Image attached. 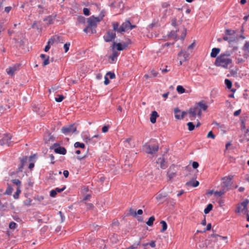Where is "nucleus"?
<instances>
[{
    "instance_id": "nucleus-1",
    "label": "nucleus",
    "mask_w": 249,
    "mask_h": 249,
    "mask_svg": "<svg viewBox=\"0 0 249 249\" xmlns=\"http://www.w3.org/2000/svg\"><path fill=\"white\" fill-rule=\"evenodd\" d=\"M230 56L231 53L228 52L220 54L216 58L214 65L217 67L228 69L229 65L231 64L232 62V59Z\"/></svg>"
},
{
    "instance_id": "nucleus-21",
    "label": "nucleus",
    "mask_w": 249,
    "mask_h": 249,
    "mask_svg": "<svg viewBox=\"0 0 249 249\" xmlns=\"http://www.w3.org/2000/svg\"><path fill=\"white\" fill-rule=\"evenodd\" d=\"M197 105H198V107L201 109V110H203L205 111L208 108V106L205 103L204 101H201L199 102Z\"/></svg>"
},
{
    "instance_id": "nucleus-46",
    "label": "nucleus",
    "mask_w": 249,
    "mask_h": 249,
    "mask_svg": "<svg viewBox=\"0 0 249 249\" xmlns=\"http://www.w3.org/2000/svg\"><path fill=\"white\" fill-rule=\"evenodd\" d=\"M89 31H91V34L93 33L92 28L89 27V25L84 29V32L86 33H88Z\"/></svg>"
},
{
    "instance_id": "nucleus-22",
    "label": "nucleus",
    "mask_w": 249,
    "mask_h": 249,
    "mask_svg": "<svg viewBox=\"0 0 249 249\" xmlns=\"http://www.w3.org/2000/svg\"><path fill=\"white\" fill-rule=\"evenodd\" d=\"M220 49L219 48H214L212 49L211 56L213 58L216 57L217 54L220 53Z\"/></svg>"
},
{
    "instance_id": "nucleus-18",
    "label": "nucleus",
    "mask_w": 249,
    "mask_h": 249,
    "mask_svg": "<svg viewBox=\"0 0 249 249\" xmlns=\"http://www.w3.org/2000/svg\"><path fill=\"white\" fill-rule=\"evenodd\" d=\"M179 57H183L182 60L184 62L188 59L189 53L185 51H181L178 54Z\"/></svg>"
},
{
    "instance_id": "nucleus-35",
    "label": "nucleus",
    "mask_w": 249,
    "mask_h": 249,
    "mask_svg": "<svg viewBox=\"0 0 249 249\" xmlns=\"http://www.w3.org/2000/svg\"><path fill=\"white\" fill-rule=\"evenodd\" d=\"M118 55V53L115 51L113 52L112 55L109 56V58L111 59L112 61H114L117 59Z\"/></svg>"
},
{
    "instance_id": "nucleus-3",
    "label": "nucleus",
    "mask_w": 249,
    "mask_h": 249,
    "mask_svg": "<svg viewBox=\"0 0 249 249\" xmlns=\"http://www.w3.org/2000/svg\"><path fill=\"white\" fill-rule=\"evenodd\" d=\"M234 178V175H229L228 176L224 177L221 178V187L222 188L224 189L226 191H228L232 189L231 187L232 184V179Z\"/></svg>"
},
{
    "instance_id": "nucleus-54",
    "label": "nucleus",
    "mask_w": 249,
    "mask_h": 249,
    "mask_svg": "<svg viewBox=\"0 0 249 249\" xmlns=\"http://www.w3.org/2000/svg\"><path fill=\"white\" fill-rule=\"evenodd\" d=\"M56 194H57L56 192L54 189L52 190L50 192V196L51 197H55L56 196Z\"/></svg>"
},
{
    "instance_id": "nucleus-28",
    "label": "nucleus",
    "mask_w": 249,
    "mask_h": 249,
    "mask_svg": "<svg viewBox=\"0 0 249 249\" xmlns=\"http://www.w3.org/2000/svg\"><path fill=\"white\" fill-rule=\"evenodd\" d=\"M155 217L154 216H152L150 217L148 220V221L146 222V224L149 226H151L153 224V222L155 221Z\"/></svg>"
},
{
    "instance_id": "nucleus-47",
    "label": "nucleus",
    "mask_w": 249,
    "mask_h": 249,
    "mask_svg": "<svg viewBox=\"0 0 249 249\" xmlns=\"http://www.w3.org/2000/svg\"><path fill=\"white\" fill-rule=\"evenodd\" d=\"M109 128V126L108 125H104L102 129V132L103 133H107L108 131Z\"/></svg>"
},
{
    "instance_id": "nucleus-52",
    "label": "nucleus",
    "mask_w": 249,
    "mask_h": 249,
    "mask_svg": "<svg viewBox=\"0 0 249 249\" xmlns=\"http://www.w3.org/2000/svg\"><path fill=\"white\" fill-rule=\"evenodd\" d=\"M79 23H84L85 22V18L84 17L80 16L78 18Z\"/></svg>"
},
{
    "instance_id": "nucleus-27",
    "label": "nucleus",
    "mask_w": 249,
    "mask_h": 249,
    "mask_svg": "<svg viewBox=\"0 0 249 249\" xmlns=\"http://www.w3.org/2000/svg\"><path fill=\"white\" fill-rule=\"evenodd\" d=\"M236 33V31L232 30H230V29H226L225 30V34L227 36H233L234 34H235Z\"/></svg>"
},
{
    "instance_id": "nucleus-29",
    "label": "nucleus",
    "mask_w": 249,
    "mask_h": 249,
    "mask_svg": "<svg viewBox=\"0 0 249 249\" xmlns=\"http://www.w3.org/2000/svg\"><path fill=\"white\" fill-rule=\"evenodd\" d=\"M21 193L20 187H17V191L13 195V197L15 199H18L19 197L20 193Z\"/></svg>"
},
{
    "instance_id": "nucleus-2",
    "label": "nucleus",
    "mask_w": 249,
    "mask_h": 249,
    "mask_svg": "<svg viewBox=\"0 0 249 249\" xmlns=\"http://www.w3.org/2000/svg\"><path fill=\"white\" fill-rule=\"evenodd\" d=\"M136 25H132L129 20H126L121 26H119V23L117 22L112 23L113 30L118 33H122L123 32H126L129 30L136 28Z\"/></svg>"
},
{
    "instance_id": "nucleus-24",
    "label": "nucleus",
    "mask_w": 249,
    "mask_h": 249,
    "mask_svg": "<svg viewBox=\"0 0 249 249\" xmlns=\"http://www.w3.org/2000/svg\"><path fill=\"white\" fill-rule=\"evenodd\" d=\"M56 15L53 16H49L44 18L43 20L44 21H47L48 22V24H51L53 23V21L54 20V19L56 18Z\"/></svg>"
},
{
    "instance_id": "nucleus-58",
    "label": "nucleus",
    "mask_w": 249,
    "mask_h": 249,
    "mask_svg": "<svg viewBox=\"0 0 249 249\" xmlns=\"http://www.w3.org/2000/svg\"><path fill=\"white\" fill-rule=\"evenodd\" d=\"M129 213L131 215H133L134 216H136L137 213L135 211H134L132 208L129 209Z\"/></svg>"
},
{
    "instance_id": "nucleus-63",
    "label": "nucleus",
    "mask_w": 249,
    "mask_h": 249,
    "mask_svg": "<svg viewBox=\"0 0 249 249\" xmlns=\"http://www.w3.org/2000/svg\"><path fill=\"white\" fill-rule=\"evenodd\" d=\"M63 175L65 178H68L69 175V172L68 170H64L63 171Z\"/></svg>"
},
{
    "instance_id": "nucleus-7",
    "label": "nucleus",
    "mask_w": 249,
    "mask_h": 249,
    "mask_svg": "<svg viewBox=\"0 0 249 249\" xmlns=\"http://www.w3.org/2000/svg\"><path fill=\"white\" fill-rule=\"evenodd\" d=\"M249 203V200L246 199L243 202L241 203L237 207V210H235L236 213H247V205Z\"/></svg>"
},
{
    "instance_id": "nucleus-51",
    "label": "nucleus",
    "mask_w": 249,
    "mask_h": 249,
    "mask_svg": "<svg viewBox=\"0 0 249 249\" xmlns=\"http://www.w3.org/2000/svg\"><path fill=\"white\" fill-rule=\"evenodd\" d=\"M207 137L208 138H211L213 139H214L215 138V136L214 134H213L212 131H210L208 134H207Z\"/></svg>"
},
{
    "instance_id": "nucleus-43",
    "label": "nucleus",
    "mask_w": 249,
    "mask_h": 249,
    "mask_svg": "<svg viewBox=\"0 0 249 249\" xmlns=\"http://www.w3.org/2000/svg\"><path fill=\"white\" fill-rule=\"evenodd\" d=\"M58 98H55V101L57 102H62V100L64 98V96L62 95H58Z\"/></svg>"
},
{
    "instance_id": "nucleus-57",
    "label": "nucleus",
    "mask_w": 249,
    "mask_h": 249,
    "mask_svg": "<svg viewBox=\"0 0 249 249\" xmlns=\"http://www.w3.org/2000/svg\"><path fill=\"white\" fill-rule=\"evenodd\" d=\"M100 137V135L98 134V135H95L94 136H93V137H91V138H89V142H92L93 141V139L94 138H99Z\"/></svg>"
},
{
    "instance_id": "nucleus-12",
    "label": "nucleus",
    "mask_w": 249,
    "mask_h": 249,
    "mask_svg": "<svg viewBox=\"0 0 249 249\" xmlns=\"http://www.w3.org/2000/svg\"><path fill=\"white\" fill-rule=\"evenodd\" d=\"M116 37V34L111 30L107 32V35L104 36L106 42H110Z\"/></svg>"
},
{
    "instance_id": "nucleus-38",
    "label": "nucleus",
    "mask_w": 249,
    "mask_h": 249,
    "mask_svg": "<svg viewBox=\"0 0 249 249\" xmlns=\"http://www.w3.org/2000/svg\"><path fill=\"white\" fill-rule=\"evenodd\" d=\"M188 126V129L189 131H193L194 130L195 126L192 122H189L187 124Z\"/></svg>"
},
{
    "instance_id": "nucleus-53",
    "label": "nucleus",
    "mask_w": 249,
    "mask_h": 249,
    "mask_svg": "<svg viewBox=\"0 0 249 249\" xmlns=\"http://www.w3.org/2000/svg\"><path fill=\"white\" fill-rule=\"evenodd\" d=\"M65 189H66V187L64 186L62 188H56L54 190H55V191H56V192L57 193V192L58 193H60V192L63 191Z\"/></svg>"
},
{
    "instance_id": "nucleus-32",
    "label": "nucleus",
    "mask_w": 249,
    "mask_h": 249,
    "mask_svg": "<svg viewBox=\"0 0 249 249\" xmlns=\"http://www.w3.org/2000/svg\"><path fill=\"white\" fill-rule=\"evenodd\" d=\"M166 196L167 195L165 194H159L156 196V199L158 201L161 200Z\"/></svg>"
},
{
    "instance_id": "nucleus-14",
    "label": "nucleus",
    "mask_w": 249,
    "mask_h": 249,
    "mask_svg": "<svg viewBox=\"0 0 249 249\" xmlns=\"http://www.w3.org/2000/svg\"><path fill=\"white\" fill-rule=\"evenodd\" d=\"M20 66V64H17L12 67H9L6 70L7 73L8 75L13 76L15 73V72L19 69Z\"/></svg>"
},
{
    "instance_id": "nucleus-30",
    "label": "nucleus",
    "mask_w": 249,
    "mask_h": 249,
    "mask_svg": "<svg viewBox=\"0 0 249 249\" xmlns=\"http://www.w3.org/2000/svg\"><path fill=\"white\" fill-rule=\"evenodd\" d=\"M160 223L162 225V229L161 230V232H163L167 230V225L166 222L163 220H161Z\"/></svg>"
},
{
    "instance_id": "nucleus-16",
    "label": "nucleus",
    "mask_w": 249,
    "mask_h": 249,
    "mask_svg": "<svg viewBox=\"0 0 249 249\" xmlns=\"http://www.w3.org/2000/svg\"><path fill=\"white\" fill-rule=\"evenodd\" d=\"M243 51L245 52L244 56L246 58H248L249 54V41H246L242 48Z\"/></svg>"
},
{
    "instance_id": "nucleus-5",
    "label": "nucleus",
    "mask_w": 249,
    "mask_h": 249,
    "mask_svg": "<svg viewBox=\"0 0 249 249\" xmlns=\"http://www.w3.org/2000/svg\"><path fill=\"white\" fill-rule=\"evenodd\" d=\"M177 175V167L175 165L173 164L171 165L167 172V176L169 179V180H172L174 178H175Z\"/></svg>"
},
{
    "instance_id": "nucleus-19",
    "label": "nucleus",
    "mask_w": 249,
    "mask_h": 249,
    "mask_svg": "<svg viewBox=\"0 0 249 249\" xmlns=\"http://www.w3.org/2000/svg\"><path fill=\"white\" fill-rule=\"evenodd\" d=\"M159 116L157 111H152L151 114L150 118V122L152 124H155L156 122V118L157 117H158Z\"/></svg>"
},
{
    "instance_id": "nucleus-17",
    "label": "nucleus",
    "mask_w": 249,
    "mask_h": 249,
    "mask_svg": "<svg viewBox=\"0 0 249 249\" xmlns=\"http://www.w3.org/2000/svg\"><path fill=\"white\" fill-rule=\"evenodd\" d=\"M11 136L9 134H6V135H5L2 139V144H8V145H9V144L11 143Z\"/></svg>"
},
{
    "instance_id": "nucleus-10",
    "label": "nucleus",
    "mask_w": 249,
    "mask_h": 249,
    "mask_svg": "<svg viewBox=\"0 0 249 249\" xmlns=\"http://www.w3.org/2000/svg\"><path fill=\"white\" fill-rule=\"evenodd\" d=\"M131 43V40L129 39H127V41L126 42H123L122 43H115V42H113V48L114 47V46H117V50L119 51H123L124 50L128 45Z\"/></svg>"
},
{
    "instance_id": "nucleus-36",
    "label": "nucleus",
    "mask_w": 249,
    "mask_h": 249,
    "mask_svg": "<svg viewBox=\"0 0 249 249\" xmlns=\"http://www.w3.org/2000/svg\"><path fill=\"white\" fill-rule=\"evenodd\" d=\"M225 83L227 87L228 88V89H231V88L232 87V82H231V80H230L228 79H226L225 80Z\"/></svg>"
},
{
    "instance_id": "nucleus-44",
    "label": "nucleus",
    "mask_w": 249,
    "mask_h": 249,
    "mask_svg": "<svg viewBox=\"0 0 249 249\" xmlns=\"http://www.w3.org/2000/svg\"><path fill=\"white\" fill-rule=\"evenodd\" d=\"M141 239H142L140 238L139 239V242H138V243H137V244H134V245H133L131 246L130 247V248H131V249H137V247L140 245Z\"/></svg>"
},
{
    "instance_id": "nucleus-6",
    "label": "nucleus",
    "mask_w": 249,
    "mask_h": 249,
    "mask_svg": "<svg viewBox=\"0 0 249 249\" xmlns=\"http://www.w3.org/2000/svg\"><path fill=\"white\" fill-rule=\"evenodd\" d=\"M188 113L190 117H195L197 115L199 118L201 116V109L198 107L197 105L193 107L190 108L189 110Z\"/></svg>"
},
{
    "instance_id": "nucleus-50",
    "label": "nucleus",
    "mask_w": 249,
    "mask_h": 249,
    "mask_svg": "<svg viewBox=\"0 0 249 249\" xmlns=\"http://www.w3.org/2000/svg\"><path fill=\"white\" fill-rule=\"evenodd\" d=\"M84 14L86 16H89L90 14V11L89 9L87 8H84L83 9Z\"/></svg>"
},
{
    "instance_id": "nucleus-64",
    "label": "nucleus",
    "mask_w": 249,
    "mask_h": 249,
    "mask_svg": "<svg viewBox=\"0 0 249 249\" xmlns=\"http://www.w3.org/2000/svg\"><path fill=\"white\" fill-rule=\"evenodd\" d=\"M148 245H150L152 248H155L156 246L155 242L152 241L150 243H148Z\"/></svg>"
},
{
    "instance_id": "nucleus-62",
    "label": "nucleus",
    "mask_w": 249,
    "mask_h": 249,
    "mask_svg": "<svg viewBox=\"0 0 249 249\" xmlns=\"http://www.w3.org/2000/svg\"><path fill=\"white\" fill-rule=\"evenodd\" d=\"M170 6V4L168 3V2H163L162 4V8H167V7H168L169 6Z\"/></svg>"
},
{
    "instance_id": "nucleus-39",
    "label": "nucleus",
    "mask_w": 249,
    "mask_h": 249,
    "mask_svg": "<svg viewBox=\"0 0 249 249\" xmlns=\"http://www.w3.org/2000/svg\"><path fill=\"white\" fill-rule=\"evenodd\" d=\"M131 141V138H127L124 141V144L126 147H129L130 146V142Z\"/></svg>"
},
{
    "instance_id": "nucleus-25",
    "label": "nucleus",
    "mask_w": 249,
    "mask_h": 249,
    "mask_svg": "<svg viewBox=\"0 0 249 249\" xmlns=\"http://www.w3.org/2000/svg\"><path fill=\"white\" fill-rule=\"evenodd\" d=\"M211 237H213L215 238V240H222V239H227V236H220L218 234H211Z\"/></svg>"
},
{
    "instance_id": "nucleus-33",
    "label": "nucleus",
    "mask_w": 249,
    "mask_h": 249,
    "mask_svg": "<svg viewBox=\"0 0 249 249\" xmlns=\"http://www.w3.org/2000/svg\"><path fill=\"white\" fill-rule=\"evenodd\" d=\"M177 91L179 93H183L185 92V89L182 86H178L177 88Z\"/></svg>"
},
{
    "instance_id": "nucleus-49",
    "label": "nucleus",
    "mask_w": 249,
    "mask_h": 249,
    "mask_svg": "<svg viewBox=\"0 0 249 249\" xmlns=\"http://www.w3.org/2000/svg\"><path fill=\"white\" fill-rule=\"evenodd\" d=\"M49 64V56H48L43 61V65L44 66H46Z\"/></svg>"
},
{
    "instance_id": "nucleus-9",
    "label": "nucleus",
    "mask_w": 249,
    "mask_h": 249,
    "mask_svg": "<svg viewBox=\"0 0 249 249\" xmlns=\"http://www.w3.org/2000/svg\"><path fill=\"white\" fill-rule=\"evenodd\" d=\"M145 151L147 153L150 154H153L157 152L159 150V146L157 145H151L146 143L144 145Z\"/></svg>"
},
{
    "instance_id": "nucleus-55",
    "label": "nucleus",
    "mask_w": 249,
    "mask_h": 249,
    "mask_svg": "<svg viewBox=\"0 0 249 249\" xmlns=\"http://www.w3.org/2000/svg\"><path fill=\"white\" fill-rule=\"evenodd\" d=\"M199 166V164L196 161H193L192 163L193 168L194 169H196Z\"/></svg>"
},
{
    "instance_id": "nucleus-37",
    "label": "nucleus",
    "mask_w": 249,
    "mask_h": 249,
    "mask_svg": "<svg viewBox=\"0 0 249 249\" xmlns=\"http://www.w3.org/2000/svg\"><path fill=\"white\" fill-rule=\"evenodd\" d=\"M11 181L15 185L17 186V187H19L21 188V181L18 179H12Z\"/></svg>"
},
{
    "instance_id": "nucleus-31",
    "label": "nucleus",
    "mask_w": 249,
    "mask_h": 249,
    "mask_svg": "<svg viewBox=\"0 0 249 249\" xmlns=\"http://www.w3.org/2000/svg\"><path fill=\"white\" fill-rule=\"evenodd\" d=\"M213 205L212 204H209L207 207L204 209V212L205 214L208 213L213 209Z\"/></svg>"
},
{
    "instance_id": "nucleus-59",
    "label": "nucleus",
    "mask_w": 249,
    "mask_h": 249,
    "mask_svg": "<svg viewBox=\"0 0 249 249\" xmlns=\"http://www.w3.org/2000/svg\"><path fill=\"white\" fill-rule=\"evenodd\" d=\"M54 39L53 38H51L49 40L47 44L51 46L54 43Z\"/></svg>"
},
{
    "instance_id": "nucleus-13",
    "label": "nucleus",
    "mask_w": 249,
    "mask_h": 249,
    "mask_svg": "<svg viewBox=\"0 0 249 249\" xmlns=\"http://www.w3.org/2000/svg\"><path fill=\"white\" fill-rule=\"evenodd\" d=\"M100 21V19L99 18H95L92 16L88 18V25L91 28L96 27L97 23L99 22Z\"/></svg>"
},
{
    "instance_id": "nucleus-60",
    "label": "nucleus",
    "mask_w": 249,
    "mask_h": 249,
    "mask_svg": "<svg viewBox=\"0 0 249 249\" xmlns=\"http://www.w3.org/2000/svg\"><path fill=\"white\" fill-rule=\"evenodd\" d=\"M110 82L109 80L108 79V77L106 76L105 77V81H104V84L106 85H108Z\"/></svg>"
},
{
    "instance_id": "nucleus-23",
    "label": "nucleus",
    "mask_w": 249,
    "mask_h": 249,
    "mask_svg": "<svg viewBox=\"0 0 249 249\" xmlns=\"http://www.w3.org/2000/svg\"><path fill=\"white\" fill-rule=\"evenodd\" d=\"M199 183L198 181H194L193 180H191L190 181L187 182L186 183V185L187 186H193L194 187H196L198 186Z\"/></svg>"
},
{
    "instance_id": "nucleus-4",
    "label": "nucleus",
    "mask_w": 249,
    "mask_h": 249,
    "mask_svg": "<svg viewBox=\"0 0 249 249\" xmlns=\"http://www.w3.org/2000/svg\"><path fill=\"white\" fill-rule=\"evenodd\" d=\"M36 158V156L35 154H34L33 155L30 156L29 157V159L26 156L24 157L22 159H21L20 165L18 169V172H22V169L23 168L24 166L26 164L28 161H30V162H33Z\"/></svg>"
},
{
    "instance_id": "nucleus-34",
    "label": "nucleus",
    "mask_w": 249,
    "mask_h": 249,
    "mask_svg": "<svg viewBox=\"0 0 249 249\" xmlns=\"http://www.w3.org/2000/svg\"><path fill=\"white\" fill-rule=\"evenodd\" d=\"M74 146L75 148H84L85 146V144L83 143H80L79 142H76Z\"/></svg>"
},
{
    "instance_id": "nucleus-26",
    "label": "nucleus",
    "mask_w": 249,
    "mask_h": 249,
    "mask_svg": "<svg viewBox=\"0 0 249 249\" xmlns=\"http://www.w3.org/2000/svg\"><path fill=\"white\" fill-rule=\"evenodd\" d=\"M226 192H227V191H226L224 189L222 188V189L220 191H215L214 192V195L215 196H222L224 194H225V193Z\"/></svg>"
},
{
    "instance_id": "nucleus-11",
    "label": "nucleus",
    "mask_w": 249,
    "mask_h": 249,
    "mask_svg": "<svg viewBox=\"0 0 249 249\" xmlns=\"http://www.w3.org/2000/svg\"><path fill=\"white\" fill-rule=\"evenodd\" d=\"M53 148L54 151L56 153L61 155H65L66 154L67 150L65 148L60 146L58 143H54L53 147H51V148Z\"/></svg>"
},
{
    "instance_id": "nucleus-15",
    "label": "nucleus",
    "mask_w": 249,
    "mask_h": 249,
    "mask_svg": "<svg viewBox=\"0 0 249 249\" xmlns=\"http://www.w3.org/2000/svg\"><path fill=\"white\" fill-rule=\"evenodd\" d=\"M174 113L175 114V118L178 120H180L184 118V116L187 114V112L185 111L181 112V115H178V113L180 112V110L178 108H175L174 110Z\"/></svg>"
},
{
    "instance_id": "nucleus-61",
    "label": "nucleus",
    "mask_w": 249,
    "mask_h": 249,
    "mask_svg": "<svg viewBox=\"0 0 249 249\" xmlns=\"http://www.w3.org/2000/svg\"><path fill=\"white\" fill-rule=\"evenodd\" d=\"M59 214L60 215L61 218V222H63L65 220V217L63 214V213L61 211L59 212Z\"/></svg>"
},
{
    "instance_id": "nucleus-20",
    "label": "nucleus",
    "mask_w": 249,
    "mask_h": 249,
    "mask_svg": "<svg viewBox=\"0 0 249 249\" xmlns=\"http://www.w3.org/2000/svg\"><path fill=\"white\" fill-rule=\"evenodd\" d=\"M238 37L237 36H224L223 39L225 41H228L229 43H231L232 42H235L238 40Z\"/></svg>"
},
{
    "instance_id": "nucleus-45",
    "label": "nucleus",
    "mask_w": 249,
    "mask_h": 249,
    "mask_svg": "<svg viewBox=\"0 0 249 249\" xmlns=\"http://www.w3.org/2000/svg\"><path fill=\"white\" fill-rule=\"evenodd\" d=\"M87 209L88 210H92L94 208V206L92 203H86Z\"/></svg>"
},
{
    "instance_id": "nucleus-40",
    "label": "nucleus",
    "mask_w": 249,
    "mask_h": 249,
    "mask_svg": "<svg viewBox=\"0 0 249 249\" xmlns=\"http://www.w3.org/2000/svg\"><path fill=\"white\" fill-rule=\"evenodd\" d=\"M13 188L11 186H8L7 189H6V190L5 191V194L8 195H11V194L13 192Z\"/></svg>"
},
{
    "instance_id": "nucleus-48",
    "label": "nucleus",
    "mask_w": 249,
    "mask_h": 249,
    "mask_svg": "<svg viewBox=\"0 0 249 249\" xmlns=\"http://www.w3.org/2000/svg\"><path fill=\"white\" fill-rule=\"evenodd\" d=\"M70 46V43H69V42L66 43L64 44V48L65 49V53H67L68 51V50L69 49Z\"/></svg>"
},
{
    "instance_id": "nucleus-41",
    "label": "nucleus",
    "mask_w": 249,
    "mask_h": 249,
    "mask_svg": "<svg viewBox=\"0 0 249 249\" xmlns=\"http://www.w3.org/2000/svg\"><path fill=\"white\" fill-rule=\"evenodd\" d=\"M17 224L14 222H11L10 223L9 225V228L10 229H15L17 227Z\"/></svg>"
},
{
    "instance_id": "nucleus-56",
    "label": "nucleus",
    "mask_w": 249,
    "mask_h": 249,
    "mask_svg": "<svg viewBox=\"0 0 249 249\" xmlns=\"http://www.w3.org/2000/svg\"><path fill=\"white\" fill-rule=\"evenodd\" d=\"M150 73H151L153 77H156L158 74V72L154 70H151Z\"/></svg>"
},
{
    "instance_id": "nucleus-42",
    "label": "nucleus",
    "mask_w": 249,
    "mask_h": 249,
    "mask_svg": "<svg viewBox=\"0 0 249 249\" xmlns=\"http://www.w3.org/2000/svg\"><path fill=\"white\" fill-rule=\"evenodd\" d=\"M106 76H108L110 79H114L115 78V74L111 71H108L107 73Z\"/></svg>"
},
{
    "instance_id": "nucleus-8",
    "label": "nucleus",
    "mask_w": 249,
    "mask_h": 249,
    "mask_svg": "<svg viewBox=\"0 0 249 249\" xmlns=\"http://www.w3.org/2000/svg\"><path fill=\"white\" fill-rule=\"evenodd\" d=\"M76 129L75 124H71L68 126H63L61 129V131L65 134H68L76 132Z\"/></svg>"
}]
</instances>
